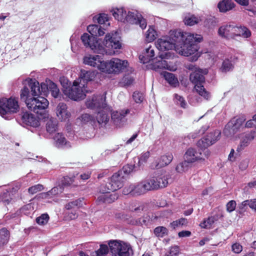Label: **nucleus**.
I'll return each mask as SVG.
<instances>
[{
    "label": "nucleus",
    "instance_id": "f257e3e1",
    "mask_svg": "<svg viewBox=\"0 0 256 256\" xmlns=\"http://www.w3.org/2000/svg\"><path fill=\"white\" fill-rule=\"evenodd\" d=\"M30 92L28 88L24 86L21 90L20 98L24 101L28 108L35 113L40 115L48 106V101L41 94L39 82L30 80L29 84Z\"/></svg>",
    "mask_w": 256,
    "mask_h": 256
},
{
    "label": "nucleus",
    "instance_id": "f03ea898",
    "mask_svg": "<svg viewBox=\"0 0 256 256\" xmlns=\"http://www.w3.org/2000/svg\"><path fill=\"white\" fill-rule=\"evenodd\" d=\"M182 39L180 42H182L180 48H178V52L185 56H188L194 54L198 50V45L196 42H200L202 40L201 35L192 34L190 32H182Z\"/></svg>",
    "mask_w": 256,
    "mask_h": 256
},
{
    "label": "nucleus",
    "instance_id": "7ed1b4c3",
    "mask_svg": "<svg viewBox=\"0 0 256 256\" xmlns=\"http://www.w3.org/2000/svg\"><path fill=\"white\" fill-rule=\"evenodd\" d=\"M186 68L192 72L190 76V80L195 84V90L200 95L208 100L210 97V94L206 90L202 85L204 82V75L208 74V70L201 69L192 64H186Z\"/></svg>",
    "mask_w": 256,
    "mask_h": 256
},
{
    "label": "nucleus",
    "instance_id": "20e7f679",
    "mask_svg": "<svg viewBox=\"0 0 256 256\" xmlns=\"http://www.w3.org/2000/svg\"><path fill=\"white\" fill-rule=\"evenodd\" d=\"M110 12L118 21L123 22H128L131 24H138L142 29L146 27L147 23L146 20L142 16V14L137 12H128L126 10L121 8H112Z\"/></svg>",
    "mask_w": 256,
    "mask_h": 256
},
{
    "label": "nucleus",
    "instance_id": "39448f33",
    "mask_svg": "<svg viewBox=\"0 0 256 256\" xmlns=\"http://www.w3.org/2000/svg\"><path fill=\"white\" fill-rule=\"evenodd\" d=\"M86 106L88 108L90 109L102 108L101 111L98 112L96 119V123L102 124L106 123L109 120L107 114L108 108L105 103V98L101 95L94 96L92 98L87 100Z\"/></svg>",
    "mask_w": 256,
    "mask_h": 256
},
{
    "label": "nucleus",
    "instance_id": "423d86ee",
    "mask_svg": "<svg viewBox=\"0 0 256 256\" xmlns=\"http://www.w3.org/2000/svg\"><path fill=\"white\" fill-rule=\"evenodd\" d=\"M120 38L117 32L108 34L104 42V47L100 44V49L97 50L98 54L110 56L115 54L117 50L122 48Z\"/></svg>",
    "mask_w": 256,
    "mask_h": 256
},
{
    "label": "nucleus",
    "instance_id": "0eeeda50",
    "mask_svg": "<svg viewBox=\"0 0 256 256\" xmlns=\"http://www.w3.org/2000/svg\"><path fill=\"white\" fill-rule=\"evenodd\" d=\"M182 36L180 31H170L168 36L158 38L156 42V46L160 50L168 52V50L176 48L180 44Z\"/></svg>",
    "mask_w": 256,
    "mask_h": 256
},
{
    "label": "nucleus",
    "instance_id": "6e6552de",
    "mask_svg": "<svg viewBox=\"0 0 256 256\" xmlns=\"http://www.w3.org/2000/svg\"><path fill=\"white\" fill-rule=\"evenodd\" d=\"M218 34L222 38L230 39L234 38L238 36L248 38L250 36L251 32L246 27H238L230 24H224L218 28Z\"/></svg>",
    "mask_w": 256,
    "mask_h": 256
},
{
    "label": "nucleus",
    "instance_id": "1a4fd4ad",
    "mask_svg": "<svg viewBox=\"0 0 256 256\" xmlns=\"http://www.w3.org/2000/svg\"><path fill=\"white\" fill-rule=\"evenodd\" d=\"M20 106L18 99L10 97L0 98V115L6 120H9L12 114L19 111Z\"/></svg>",
    "mask_w": 256,
    "mask_h": 256
},
{
    "label": "nucleus",
    "instance_id": "9d476101",
    "mask_svg": "<svg viewBox=\"0 0 256 256\" xmlns=\"http://www.w3.org/2000/svg\"><path fill=\"white\" fill-rule=\"evenodd\" d=\"M174 56V54L170 52L162 53L158 58L154 59L153 62L148 66V68L157 72H160L162 70H175L176 68L166 61V60L173 58Z\"/></svg>",
    "mask_w": 256,
    "mask_h": 256
},
{
    "label": "nucleus",
    "instance_id": "9b49d317",
    "mask_svg": "<svg viewBox=\"0 0 256 256\" xmlns=\"http://www.w3.org/2000/svg\"><path fill=\"white\" fill-rule=\"evenodd\" d=\"M246 118L244 116H241L232 118L225 126L223 132L227 137H232L236 133L241 132L246 126L244 122Z\"/></svg>",
    "mask_w": 256,
    "mask_h": 256
},
{
    "label": "nucleus",
    "instance_id": "f8f14e48",
    "mask_svg": "<svg viewBox=\"0 0 256 256\" xmlns=\"http://www.w3.org/2000/svg\"><path fill=\"white\" fill-rule=\"evenodd\" d=\"M108 246L112 256H132L133 250L131 246L123 242L112 240Z\"/></svg>",
    "mask_w": 256,
    "mask_h": 256
},
{
    "label": "nucleus",
    "instance_id": "ddd939ff",
    "mask_svg": "<svg viewBox=\"0 0 256 256\" xmlns=\"http://www.w3.org/2000/svg\"><path fill=\"white\" fill-rule=\"evenodd\" d=\"M88 92L84 86V84L82 80H74L71 88H66L64 90V94L69 98L74 100H80L84 99L86 96V93Z\"/></svg>",
    "mask_w": 256,
    "mask_h": 256
},
{
    "label": "nucleus",
    "instance_id": "4468645a",
    "mask_svg": "<svg viewBox=\"0 0 256 256\" xmlns=\"http://www.w3.org/2000/svg\"><path fill=\"white\" fill-rule=\"evenodd\" d=\"M88 92L84 86V84L82 80H74L71 88H66L64 90V94L69 98L74 100H80L84 99L86 96V93Z\"/></svg>",
    "mask_w": 256,
    "mask_h": 256
},
{
    "label": "nucleus",
    "instance_id": "2eb2a0df",
    "mask_svg": "<svg viewBox=\"0 0 256 256\" xmlns=\"http://www.w3.org/2000/svg\"><path fill=\"white\" fill-rule=\"evenodd\" d=\"M104 72L108 74H116L124 70L128 66V62L126 60H122L118 58H112L110 60L105 61Z\"/></svg>",
    "mask_w": 256,
    "mask_h": 256
},
{
    "label": "nucleus",
    "instance_id": "dca6fc26",
    "mask_svg": "<svg viewBox=\"0 0 256 256\" xmlns=\"http://www.w3.org/2000/svg\"><path fill=\"white\" fill-rule=\"evenodd\" d=\"M124 177L122 176V172L114 174L111 178L110 182L100 186V191L105 192L108 190L115 191L120 188L123 185Z\"/></svg>",
    "mask_w": 256,
    "mask_h": 256
},
{
    "label": "nucleus",
    "instance_id": "f3484780",
    "mask_svg": "<svg viewBox=\"0 0 256 256\" xmlns=\"http://www.w3.org/2000/svg\"><path fill=\"white\" fill-rule=\"evenodd\" d=\"M210 154V152L207 150L202 153L200 151H197L194 148H190L186 152L184 158L186 162L190 163L196 162H202L204 161L205 158H208Z\"/></svg>",
    "mask_w": 256,
    "mask_h": 256
},
{
    "label": "nucleus",
    "instance_id": "a211bd4d",
    "mask_svg": "<svg viewBox=\"0 0 256 256\" xmlns=\"http://www.w3.org/2000/svg\"><path fill=\"white\" fill-rule=\"evenodd\" d=\"M221 132L219 130H215L209 133L207 136L201 138L197 142V146L201 149H206L212 145L220 138Z\"/></svg>",
    "mask_w": 256,
    "mask_h": 256
},
{
    "label": "nucleus",
    "instance_id": "6ab92c4d",
    "mask_svg": "<svg viewBox=\"0 0 256 256\" xmlns=\"http://www.w3.org/2000/svg\"><path fill=\"white\" fill-rule=\"evenodd\" d=\"M83 62L85 64L96 68L102 72H104L105 61L99 55H86L84 57Z\"/></svg>",
    "mask_w": 256,
    "mask_h": 256
},
{
    "label": "nucleus",
    "instance_id": "aec40b11",
    "mask_svg": "<svg viewBox=\"0 0 256 256\" xmlns=\"http://www.w3.org/2000/svg\"><path fill=\"white\" fill-rule=\"evenodd\" d=\"M168 176L161 174L157 176L148 179L147 181L150 187V190L164 188L168 184Z\"/></svg>",
    "mask_w": 256,
    "mask_h": 256
},
{
    "label": "nucleus",
    "instance_id": "412c9836",
    "mask_svg": "<svg viewBox=\"0 0 256 256\" xmlns=\"http://www.w3.org/2000/svg\"><path fill=\"white\" fill-rule=\"evenodd\" d=\"M130 112L127 109L120 111H114L111 114V118L114 124L118 128L123 127L126 123V116Z\"/></svg>",
    "mask_w": 256,
    "mask_h": 256
},
{
    "label": "nucleus",
    "instance_id": "4be33fe9",
    "mask_svg": "<svg viewBox=\"0 0 256 256\" xmlns=\"http://www.w3.org/2000/svg\"><path fill=\"white\" fill-rule=\"evenodd\" d=\"M81 40L85 46L90 48L94 52L98 53L97 50L100 49V44L98 43L96 37L84 33L82 36Z\"/></svg>",
    "mask_w": 256,
    "mask_h": 256
},
{
    "label": "nucleus",
    "instance_id": "5701e85b",
    "mask_svg": "<svg viewBox=\"0 0 256 256\" xmlns=\"http://www.w3.org/2000/svg\"><path fill=\"white\" fill-rule=\"evenodd\" d=\"M155 56L154 47L150 44L145 46L142 53L140 55L139 58L141 62L146 64L154 60Z\"/></svg>",
    "mask_w": 256,
    "mask_h": 256
},
{
    "label": "nucleus",
    "instance_id": "b1692460",
    "mask_svg": "<svg viewBox=\"0 0 256 256\" xmlns=\"http://www.w3.org/2000/svg\"><path fill=\"white\" fill-rule=\"evenodd\" d=\"M56 114L58 119L61 121L68 120L71 114L68 110V107L66 104L60 102L56 107Z\"/></svg>",
    "mask_w": 256,
    "mask_h": 256
},
{
    "label": "nucleus",
    "instance_id": "393cba45",
    "mask_svg": "<svg viewBox=\"0 0 256 256\" xmlns=\"http://www.w3.org/2000/svg\"><path fill=\"white\" fill-rule=\"evenodd\" d=\"M133 188V196H139L150 190V185L147 180L140 182L132 184Z\"/></svg>",
    "mask_w": 256,
    "mask_h": 256
},
{
    "label": "nucleus",
    "instance_id": "a878e982",
    "mask_svg": "<svg viewBox=\"0 0 256 256\" xmlns=\"http://www.w3.org/2000/svg\"><path fill=\"white\" fill-rule=\"evenodd\" d=\"M110 190L106 192H100L102 194L98 196L97 201L100 203H107L110 204L116 200L118 198V194L116 192H114L113 193H110Z\"/></svg>",
    "mask_w": 256,
    "mask_h": 256
},
{
    "label": "nucleus",
    "instance_id": "bb28decb",
    "mask_svg": "<svg viewBox=\"0 0 256 256\" xmlns=\"http://www.w3.org/2000/svg\"><path fill=\"white\" fill-rule=\"evenodd\" d=\"M22 122L26 125L37 128L40 125L39 120L34 114L24 112L22 116Z\"/></svg>",
    "mask_w": 256,
    "mask_h": 256
},
{
    "label": "nucleus",
    "instance_id": "cd10ccee",
    "mask_svg": "<svg viewBox=\"0 0 256 256\" xmlns=\"http://www.w3.org/2000/svg\"><path fill=\"white\" fill-rule=\"evenodd\" d=\"M172 158L173 156L171 154L162 156L152 164L151 168H160L165 166L170 163Z\"/></svg>",
    "mask_w": 256,
    "mask_h": 256
},
{
    "label": "nucleus",
    "instance_id": "c85d7f7f",
    "mask_svg": "<svg viewBox=\"0 0 256 256\" xmlns=\"http://www.w3.org/2000/svg\"><path fill=\"white\" fill-rule=\"evenodd\" d=\"M54 145L58 148H70V142L66 140L64 135L60 133L56 134L54 138Z\"/></svg>",
    "mask_w": 256,
    "mask_h": 256
},
{
    "label": "nucleus",
    "instance_id": "c756f323",
    "mask_svg": "<svg viewBox=\"0 0 256 256\" xmlns=\"http://www.w3.org/2000/svg\"><path fill=\"white\" fill-rule=\"evenodd\" d=\"M95 76L96 72L94 71L82 70L80 77L76 80H82V83L84 84L85 86L86 82L92 80Z\"/></svg>",
    "mask_w": 256,
    "mask_h": 256
},
{
    "label": "nucleus",
    "instance_id": "7c9ffc66",
    "mask_svg": "<svg viewBox=\"0 0 256 256\" xmlns=\"http://www.w3.org/2000/svg\"><path fill=\"white\" fill-rule=\"evenodd\" d=\"M166 80L172 87H176L179 85L178 78L172 73L164 72L161 73Z\"/></svg>",
    "mask_w": 256,
    "mask_h": 256
},
{
    "label": "nucleus",
    "instance_id": "2f4dec72",
    "mask_svg": "<svg viewBox=\"0 0 256 256\" xmlns=\"http://www.w3.org/2000/svg\"><path fill=\"white\" fill-rule=\"evenodd\" d=\"M234 4L232 0H224L220 2L218 7L220 12H225L234 8Z\"/></svg>",
    "mask_w": 256,
    "mask_h": 256
},
{
    "label": "nucleus",
    "instance_id": "473e14b6",
    "mask_svg": "<svg viewBox=\"0 0 256 256\" xmlns=\"http://www.w3.org/2000/svg\"><path fill=\"white\" fill-rule=\"evenodd\" d=\"M157 36V32L152 26H150L145 34L146 40L148 42H153Z\"/></svg>",
    "mask_w": 256,
    "mask_h": 256
},
{
    "label": "nucleus",
    "instance_id": "72a5a7b5",
    "mask_svg": "<svg viewBox=\"0 0 256 256\" xmlns=\"http://www.w3.org/2000/svg\"><path fill=\"white\" fill-rule=\"evenodd\" d=\"M201 20L200 16L192 15L186 16L184 20V22L186 25L192 26L199 23Z\"/></svg>",
    "mask_w": 256,
    "mask_h": 256
},
{
    "label": "nucleus",
    "instance_id": "f704fd0d",
    "mask_svg": "<svg viewBox=\"0 0 256 256\" xmlns=\"http://www.w3.org/2000/svg\"><path fill=\"white\" fill-rule=\"evenodd\" d=\"M234 67V63L228 58L225 59L220 68V70L223 72H226L233 69Z\"/></svg>",
    "mask_w": 256,
    "mask_h": 256
},
{
    "label": "nucleus",
    "instance_id": "c9c22d12",
    "mask_svg": "<svg viewBox=\"0 0 256 256\" xmlns=\"http://www.w3.org/2000/svg\"><path fill=\"white\" fill-rule=\"evenodd\" d=\"M10 233L6 228L0 230V246L6 244L8 240Z\"/></svg>",
    "mask_w": 256,
    "mask_h": 256
},
{
    "label": "nucleus",
    "instance_id": "e433bc0d",
    "mask_svg": "<svg viewBox=\"0 0 256 256\" xmlns=\"http://www.w3.org/2000/svg\"><path fill=\"white\" fill-rule=\"evenodd\" d=\"M57 121L54 119H50L46 124V129L48 132L52 134L55 132L57 129Z\"/></svg>",
    "mask_w": 256,
    "mask_h": 256
},
{
    "label": "nucleus",
    "instance_id": "4c0bfd02",
    "mask_svg": "<svg viewBox=\"0 0 256 256\" xmlns=\"http://www.w3.org/2000/svg\"><path fill=\"white\" fill-rule=\"evenodd\" d=\"M49 90L54 98H59L60 95L59 88L56 84L51 81L49 82Z\"/></svg>",
    "mask_w": 256,
    "mask_h": 256
},
{
    "label": "nucleus",
    "instance_id": "58836bf2",
    "mask_svg": "<svg viewBox=\"0 0 256 256\" xmlns=\"http://www.w3.org/2000/svg\"><path fill=\"white\" fill-rule=\"evenodd\" d=\"M108 247L106 244H101L100 248L92 254V256H104L108 252Z\"/></svg>",
    "mask_w": 256,
    "mask_h": 256
},
{
    "label": "nucleus",
    "instance_id": "ea45409f",
    "mask_svg": "<svg viewBox=\"0 0 256 256\" xmlns=\"http://www.w3.org/2000/svg\"><path fill=\"white\" fill-rule=\"evenodd\" d=\"M174 100L176 104L180 106V107L182 108H186L187 106V103L185 100L184 98L182 97V96L177 94H176L174 95Z\"/></svg>",
    "mask_w": 256,
    "mask_h": 256
},
{
    "label": "nucleus",
    "instance_id": "a19ab883",
    "mask_svg": "<svg viewBox=\"0 0 256 256\" xmlns=\"http://www.w3.org/2000/svg\"><path fill=\"white\" fill-rule=\"evenodd\" d=\"M83 198H78L76 200L70 202L66 205V208L70 210L76 207H80L82 206Z\"/></svg>",
    "mask_w": 256,
    "mask_h": 256
},
{
    "label": "nucleus",
    "instance_id": "79ce46f5",
    "mask_svg": "<svg viewBox=\"0 0 256 256\" xmlns=\"http://www.w3.org/2000/svg\"><path fill=\"white\" fill-rule=\"evenodd\" d=\"M188 224V221L186 218H180L178 220L173 221L170 224V226L172 228L175 229L177 227L187 226Z\"/></svg>",
    "mask_w": 256,
    "mask_h": 256
},
{
    "label": "nucleus",
    "instance_id": "37998d69",
    "mask_svg": "<svg viewBox=\"0 0 256 256\" xmlns=\"http://www.w3.org/2000/svg\"><path fill=\"white\" fill-rule=\"evenodd\" d=\"M150 154L149 152H146L142 153L141 156L138 158V167L140 169V167L142 166L144 164L147 162L148 159L150 157Z\"/></svg>",
    "mask_w": 256,
    "mask_h": 256
},
{
    "label": "nucleus",
    "instance_id": "c03bdc74",
    "mask_svg": "<svg viewBox=\"0 0 256 256\" xmlns=\"http://www.w3.org/2000/svg\"><path fill=\"white\" fill-rule=\"evenodd\" d=\"M80 120L83 123L90 122L92 124H96V119L91 115L88 114H82L80 118Z\"/></svg>",
    "mask_w": 256,
    "mask_h": 256
},
{
    "label": "nucleus",
    "instance_id": "a18cd8bd",
    "mask_svg": "<svg viewBox=\"0 0 256 256\" xmlns=\"http://www.w3.org/2000/svg\"><path fill=\"white\" fill-rule=\"evenodd\" d=\"M139 170L140 169L138 166H136L135 165L127 164L123 167L122 170L121 172H122V173L123 172L126 174H129L131 172Z\"/></svg>",
    "mask_w": 256,
    "mask_h": 256
},
{
    "label": "nucleus",
    "instance_id": "49530a36",
    "mask_svg": "<svg viewBox=\"0 0 256 256\" xmlns=\"http://www.w3.org/2000/svg\"><path fill=\"white\" fill-rule=\"evenodd\" d=\"M168 233L166 228L164 226H158L154 230V234L158 237L162 238Z\"/></svg>",
    "mask_w": 256,
    "mask_h": 256
},
{
    "label": "nucleus",
    "instance_id": "de8ad7c7",
    "mask_svg": "<svg viewBox=\"0 0 256 256\" xmlns=\"http://www.w3.org/2000/svg\"><path fill=\"white\" fill-rule=\"evenodd\" d=\"M190 162H186L184 160V161L180 163L176 166V170L179 173H182L187 171L188 169V164Z\"/></svg>",
    "mask_w": 256,
    "mask_h": 256
},
{
    "label": "nucleus",
    "instance_id": "09e8293b",
    "mask_svg": "<svg viewBox=\"0 0 256 256\" xmlns=\"http://www.w3.org/2000/svg\"><path fill=\"white\" fill-rule=\"evenodd\" d=\"M49 216L47 214H42L40 216L38 217L36 220L38 224L39 225L43 226L46 224L48 220Z\"/></svg>",
    "mask_w": 256,
    "mask_h": 256
},
{
    "label": "nucleus",
    "instance_id": "8fccbe9b",
    "mask_svg": "<svg viewBox=\"0 0 256 256\" xmlns=\"http://www.w3.org/2000/svg\"><path fill=\"white\" fill-rule=\"evenodd\" d=\"M62 188L61 187H54L46 193H42L41 196L43 198H46L48 196L56 195L60 192H62Z\"/></svg>",
    "mask_w": 256,
    "mask_h": 256
},
{
    "label": "nucleus",
    "instance_id": "3c124183",
    "mask_svg": "<svg viewBox=\"0 0 256 256\" xmlns=\"http://www.w3.org/2000/svg\"><path fill=\"white\" fill-rule=\"evenodd\" d=\"M6 192H4L0 196V201L3 202L5 204H9L12 199L8 189H6Z\"/></svg>",
    "mask_w": 256,
    "mask_h": 256
},
{
    "label": "nucleus",
    "instance_id": "603ef678",
    "mask_svg": "<svg viewBox=\"0 0 256 256\" xmlns=\"http://www.w3.org/2000/svg\"><path fill=\"white\" fill-rule=\"evenodd\" d=\"M44 190V186L40 184H38L28 188V192L31 194H34Z\"/></svg>",
    "mask_w": 256,
    "mask_h": 256
},
{
    "label": "nucleus",
    "instance_id": "864d4df0",
    "mask_svg": "<svg viewBox=\"0 0 256 256\" xmlns=\"http://www.w3.org/2000/svg\"><path fill=\"white\" fill-rule=\"evenodd\" d=\"M94 20H96L100 24H104L108 21V15L104 14H100L98 17L94 16Z\"/></svg>",
    "mask_w": 256,
    "mask_h": 256
},
{
    "label": "nucleus",
    "instance_id": "5fc2aeb1",
    "mask_svg": "<svg viewBox=\"0 0 256 256\" xmlns=\"http://www.w3.org/2000/svg\"><path fill=\"white\" fill-rule=\"evenodd\" d=\"M134 100L136 103H141L144 99V94L138 92H134L132 95Z\"/></svg>",
    "mask_w": 256,
    "mask_h": 256
},
{
    "label": "nucleus",
    "instance_id": "6e6d98bb",
    "mask_svg": "<svg viewBox=\"0 0 256 256\" xmlns=\"http://www.w3.org/2000/svg\"><path fill=\"white\" fill-rule=\"evenodd\" d=\"M179 247L176 246H172L168 252L166 254V256H177L179 254Z\"/></svg>",
    "mask_w": 256,
    "mask_h": 256
},
{
    "label": "nucleus",
    "instance_id": "4d7b16f0",
    "mask_svg": "<svg viewBox=\"0 0 256 256\" xmlns=\"http://www.w3.org/2000/svg\"><path fill=\"white\" fill-rule=\"evenodd\" d=\"M214 222V218L213 217L208 218L207 220H204V222L200 224L202 228H208Z\"/></svg>",
    "mask_w": 256,
    "mask_h": 256
},
{
    "label": "nucleus",
    "instance_id": "13d9d810",
    "mask_svg": "<svg viewBox=\"0 0 256 256\" xmlns=\"http://www.w3.org/2000/svg\"><path fill=\"white\" fill-rule=\"evenodd\" d=\"M98 26L96 24L90 25L87 28L88 31L90 34L91 36H96V32L98 30Z\"/></svg>",
    "mask_w": 256,
    "mask_h": 256
},
{
    "label": "nucleus",
    "instance_id": "bf43d9fd",
    "mask_svg": "<svg viewBox=\"0 0 256 256\" xmlns=\"http://www.w3.org/2000/svg\"><path fill=\"white\" fill-rule=\"evenodd\" d=\"M40 86L41 94L46 95L49 90V82L48 84L42 82Z\"/></svg>",
    "mask_w": 256,
    "mask_h": 256
},
{
    "label": "nucleus",
    "instance_id": "052dcab7",
    "mask_svg": "<svg viewBox=\"0 0 256 256\" xmlns=\"http://www.w3.org/2000/svg\"><path fill=\"white\" fill-rule=\"evenodd\" d=\"M122 194L125 195L130 194L132 196H133L132 184H130V185L126 186L122 190Z\"/></svg>",
    "mask_w": 256,
    "mask_h": 256
},
{
    "label": "nucleus",
    "instance_id": "680f3d73",
    "mask_svg": "<svg viewBox=\"0 0 256 256\" xmlns=\"http://www.w3.org/2000/svg\"><path fill=\"white\" fill-rule=\"evenodd\" d=\"M236 202L234 200L230 201L226 204V210L229 212H232L235 210Z\"/></svg>",
    "mask_w": 256,
    "mask_h": 256
},
{
    "label": "nucleus",
    "instance_id": "e2e57ef3",
    "mask_svg": "<svg viewBox=\"0 0 256 256\" xmlns=\"http://www.w3.org/2000/svg\"><path fill=\"white\" fill-rule=\"evenodd\" d=\"M232 251L236 254L240 253L242 250V246L238 243H235L232 245Z\"/></svg>",
    "mask_w": 256,
    "mask_h": 256
},
{
    "label": "nucleus",
    "instance_id": "0e129e2a",
    "mask_svg": "<svg viewBox=\"0 0 256 256\" xmlns=\"http://www.w3.org/2000/svg\"><path fill=\"white\" fill-rule=\"evenodd\" d=\"M130 210L132 212H141L143 210V207L139 204L138 206L134 204L130 207Z\"/></svg>",
    "mask_w": 256,
    "mask_h": 256
},
{
    "label": "nucleus",
    "instance_id": "69168bd1",
    "mask_svg": "<svg viewBox=\"0 0 256 256\" xmlns=\"http://www.w3.org/2000/svg\"><path fill=\"white\" fill-rule=\"evenodd\" d=\"M191 234V232L188 230H182L178 232V236L180 238L190 236Z\"/></svg>",
    "mask_w": 256,
    "mask_h": 256
},
{
    "label": "nucleus",
    "instance_id": "338daca9",
    "mask_svg": "<svg viewBox=\"0 0 256 256\" xmlns=\"http://www.w3.org/2000/svg\"><path fill=\"white\" fill-rule=\"evenodd\" d=\"M248 202L249 207L252 210H256V200H248Z\"/></svg>",
    "mask_w": 256,
    "mask_h": 256
},
{
    "label": "nucleus",
    "instance_id": "774afa93",
    "mask_svg": "<svg viewBox=\"0 0 256 256\" xmlns=\"http://www.w3.org/2000/svg\"><path fill=\"white\" fill-rule=\"evenodd\" d=\"M90 174H91L90 172H86L82 174L80 176L81 180H88L90 178Z\"/></svg>",
    "mask_w": 256,
    "mask_h": 256
}]
</instances>
